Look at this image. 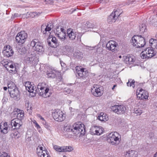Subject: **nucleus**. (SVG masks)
Instances as JSON below:
<instances>
[{"mask_svg":"<svg viewBox=\"0 0 157 157\" xmlns=\"http://www.w3.org/2000/svg\"><path fill=\"white\" fill-rule=\"evenodd\" d=\"M109 17L108 18V20H109V22H110V21H109V20L110 19H111V20H112V19H111V18H109Z\"/></svg>","mask_w":157,"mask_h":157,"instance_id":"59","label":"nucleus"},{"mask_svg":"<svg viewBox=\"0 0 157 157\" xmlns=\"http://www.w3.org/2000/svg\"><path fill=\"white\" fill-rule=\"evenodd\" d=\"M90 27V22H87L85 24H84L82 25V29L86 30L88 31V29Z\"/></svg>","mask_w":157,"mask_h":157,"instance_id":"37","label":"nucleus"},{"mask_svg":"<svg viewBox=\"0 0 157 157\" xmlns=\"http://www.w3.org/2000/svg\"><path fill=\"white\" fill-rule=\"evenodd\" d=\"M67 34L69 39L71 40H74L76 35V33L74 32L71 29H69L67 30Z\"/></svg>","mask_w":157,"mask_h":157,"instance_id":"25","label":"nucleus"},{"mask_svg":"<svg viewBox=\"0 0 157 157\" xmlns=\"http://www.w3.org/2000/svg\"><path fill=\"white\" fill-rule=\"evenodd\" d=\"M123 61L127 64H131L134 61V58L129 55L124 56L123 57Z\"/></svg>","mask_w":157,"mask_h":157,"instance_id":"24","label":"nucleus"},{"mask_svg":"<svg viewBox=\"0 0 157 157\" xmlns=\"http://www.w3.org/2000/svg\"><path fill=\"white\" fill-rule=\"evenodd\" d=\"M3 66L10 73L14 74L17 72L15 66L14 64H10L8 62H6V63L4 64Z\"/></svg>","mask_w":157,"mask_h":157,"instance_id":"19","label":"nucleus"},{"mask_svg":"<svg viewBox=\"0 0 157 157\" xmlns=\"http://www.w3.org/2000/svg\"><path fill=\"white\" fill-rule=\"evenodd\" d=\"M30 45L33 49L39 54L42 53L44 52V48L42 44L36 39L33 40L30 43Z\"/></svg>","mask_w":157,"mask_h":157,"instance_id":"5","label":"nucleus"},{"mask_svg":"<svg viewBox=\"0 0 157 157\" xmlns=\"http://www.w3.org/2000/svg\"><path fill=\"white\" fill-rule=\"evenodd\" d=\"M64 130L67 132H72L75 134L80 133V134L84 135L85 133V129L84 124L79 122L74 124L72 126L68 124L65 126Z\"/></svg>","mask_w":157,"mask_h":157,"instance_id":"1","label":"nucleus"},{"mask_svg":"<svg viewBox=\"0 0 157 157\" xmlns=\"http://www.w3.org/2000/svg\"><path fill=\"white\" fill-rule=\"evenodd\" d=\"M136 95L138 100H144L147 99L148 94L147 91L143 90L142 88H138L136 91Z\"/></svg>","mask_w":157,"mask_h":157,"instance_id":"8","label":"nucleus"},{"mask_svg":"<svg viewBox=\"0 0 157 157\" xmlns=\"http://www.w3.org/2000/svg\"><path fill=\"white\" fill-rule=\"evenodd\" d=\"M117 46V43L113 40L109 41L106 44V47L108 50L114 52Z\"/></svg>","mask_w":157,"mask_h":157,"instance_id":"20","label":"nucleus"},{"mask_svg":"<svg viewBox=\"0 0 157 157\" xmlns=\"http://www.w3.org/2000/svg\"><path fill=\"white\" fill-rule=\"evenodd\" d=\"M118 57H119V58L121 59V58H122V57L120 55V56H118Z\"/></svg>","mask_w":157,"mask_h":157,"instance_id":"54","label":"nucleus"},{"mask_svg":"<svg viewBox=\"0 0 157 157\" xmlns=\"http://www.w3.org/2000/svg\"><path fill=\"white\" fill-rule=\"evenodd\" d=\"M75 10H75V9L74 10H73V11H75Z\"/></svg>","mask_w":157,"mask_h":157,"instance_id":"61","label":"nucleus"},{"mask_svg":"<svg viewBox=\"0 0 157 157\" xmlns=\"http://www.w3.org/2000/svg\"><path fill=\"white\" fill-rule=\"evenodd\" d=\"M76 57L77 58H79L80 57H79V56H76Z\"/></svg>","mask_w":157,"mask_h":157,"instance_id":"57","label":"nucleus"},{"mask_svg":"<svg viewBox=\"0 0 157 157\" xmlns=\"http://www.w3.org/2000/svg\"><path fill=\"white\" fill-rule=\"evenodd\" d=\"M76 70L78 76L82 78H86L88 75V71L86 69L80 67L76 66Z\"/></svg>","mask_w":157,"mask_h":157,"instance_id":"14","label":"nucleus"},{"mask_svg":"<svg viewBox=\"0 0 157 157\" xmlns=\"http://www.w3.org/2000/svg\"><path fill=\"white\" fill-rule=\"evenodd\" d=\"M54 149L56 151L59 152H64V147H60L57 145H55L53 147Z\"/></svg>","mask_w":157,"mask_h":157,"instance_id":"35","label":"nucleus"},{"mask_svg":"<svg viewBox=\"0 0 157 157\" xmlns=\"http://www.w3.org/2000/svg\"><path fill=\"white\" fill-rule=\"evenodd\" d=\"M76 54V53H75V54H74L75 56H76V55H75Z\"/></svg>","mask_w":157,"mask_h":157,"instance_id":"62","label":"nucleus"},{"mask_svg":"<svg viewBox=\"0 0 157 157\" xmlns=\"http://www.w3.org/2000/svg\"><path fill=\"white\" fill-rule=\"evenodd\" d=\"M53 25H52L48 24L45 29V30L43 31V33L45 34L46 36H49L48 40H49L52 38L51 40L52 42L56 44L57 43V40L56 37H53L52 36L50 35L51 33L50 31Z\"/></svg>","mask_w":157,"mask_h":157,"instance_id":"9","label":"nucleus"},{"mask_svg":"<svg viewBox=\"0 0 157 157\" xmlns=\"http://www.w3.org/2000/svg\"><path fill=\"white\" fill-rule=\"evenodd\" d=\"M60 63L62 68H65L66 67V64L62 61H60Z\"/></svg>","mask_w":157,"mask_h":157,"instance_id":"44","label":"nucleus"},{"mask_svg":"<svg viewBox=\"0 0 157 157\" xmlns=\"http://www.w3.org/2000/svg\"><path fill=\"white\" fill-rule=\"evenodd\" d=\"M155 55V53L152 49L148 48L141 52L140 56L142 59H148L153 56Z\"/></svg>","mask_w":157,"mask_h":157,"instance_id":"7","label":"nucleus"},{"mask_svg":"<svg viewBox=\"0 0 157 157\" xmlns=\"http://www.w3.org/2000/svg\"><path fill=\"white\" fill-rule=\"evenodd\" d=\"M109 17L108 18V20H109V22H110V21H109V20L110 19H111V20H112V19H111V18H109Z\"/></svg>","mask_w":157,"mask_h":157,"instance_id":"58","label":"nucleus"},{"mask_svg":"<svg viewBox=\"0 0 157 157\" xmlns=\"http://www.w3.org/2000/svg\"><path fill=\"white\" fill-rule=\"evenodd\" d=\"M116 86H117V85H114L113 86V87H112V89L113 90H114V88H115Z\"/></svg>","mask_w":157,"mask_h":157,"instance_id":"53","label":"nucleus"},{"mask_svg":"<svg viewBox=\"0 0 157 157\" xmlns=\"http://www.w3.org/2000/svg\"><path fill=\"white\" fill-rule=\"evenodd\" d=\"M25 86L26 89L29 92L36 94V87L33 84H32L30 82H25Z\"/></svg>","mask_w":157,"mask_h":157,"instance_id":"18","label":"nucleus"},{"mask_svg":"<svg viewBox=\"0 0 157 157\" xmlns=\"http://www.w3.org/2000/svg\"><path fill=\"white\" fill-rule=\"evenodd\" d=\"M0 157H10V156L7 153L4 152L2 153L1 155H0Z\"/></svg>","mask_w":157,"mask_h":157,"instance_id":"43","label":"nucleus"},{"mask_svg":"<svg viewBox=\"0 0 157 157\" xmlns=\"http://www.w3.org/2000/svg\"><path fill=\"white\" fill-rule=\"evenodd\" d=\"M131 43L133 46L136 48L143 47L145 44L144 38L138 35L134 36L132 37Z\"/></svg>","mask_w":157,"mask_h":157,"instance_id":"4","label":"nucleus"},{"mask_svg":"<svg viewBox=\"0 0 157 157\" xmlns=\"http://www.w3.org/2000/svg\"><path fill=\"white\" fill-rule=\"evenodd\" d=\"M38 93L40 96L44 98L48 97L50 96L49 87L45 83H39L37 86Z\"/></svg>","mask_w":157,"mask_h":157,"instance_id":"2","label":"nucleus"},{"mask_svg":"<svg viewBox=\"0 0 157 157\" xmlns=\"http://www.w3.org/2000/svg\"><path fill=\"white\" fill-rule=\"evenodd\" d=\"M155 37L157 38V33H156V35H155Z\"/></svg>","mask_w":157,"mask_h":157,"instance_id":"56","label":"nucleus"},{"mask_svg":"<svg viewBox=\"0 0 157 157\" xmlns=\"http://www.w3.org/2000/svg\"><path fill=\"white\" fill-rule=\"evenodd\" d=\"M137 152L134 150H129L126 152L125 157H137Z\"/></svg>","mask_w":157,"mask_h":157,"instance_id":"27","label":"nucleus"},{"mask_svg":"<svg viewBox=\"0 0 157 157\" xmlns=\"http://www.w3.org/2000/svg\"><path fill=\"white\" fill-rule=\"evenodd\" d=\"M154 157H157V151L154 154Z\"/></svg>","mask_w":157,"mask_h":157,"instance_id":"51","label":"nucleus"},{"mask_svg":"<svg viewBox=\"0 0 157 157\" xmlns=\"http://www.w3.org/2000/svg\"><path fill=\"white\" fill-rule=\"evenodd\" d=\"M150 45L152 48H157V40L151 38L149 40Z\"/></svg>","mask_w":157,"mask_h":157,"instance_id":"33","label":"nucleus"},{"mask_svg":"<svg viewBox=\"0 0 157 157\" xmlns=\"http://www.w3.org/2000/svg\"><path fill=\"white\" fill-rule=\"evenodd\" d=\"M146 27L144 24H142L140 28V31L141 33H144L147 31Z\"/></svg>","mask_w":157,"mask_h":157,"instance_id":"38","label":"nucleus"},{"mask_svg":"<svg viewBox=\"0 0 157 157\" xmlns=\"http://www.w3.org/2000/svg\"><path fill=\"white\" fill-rule=\"evenodd\" d=\"M37 117H39L40 120H42L43 121V122H45V119L40 115V114L37 115Z\"/></svg>","mask_w":157,"mask_h":157,"instance_id":"46","label":"nucleus"},{"mask_svg":"<svg viewBox=\"0 0 157 157\" xmlns=\"http://www.w3.org/2000/svg\"><path fill=\"white\" fill-rule=\"evenodd\" d=\"M52 116L54 119L57 121H62L65 118V115L59 109L54 110L52 113Z\"/></svg>","mask_w":157,"mask_h":157,"instance_id":"6","label":"nucleus"},{"mask_svg":"<svg viewBox=\"0 0 157 157\" xmlns=\"http://www.w3.org/2000/svg\"><path fill=\"white\" fill-rule=\"evenodd\" d=\"M119 10H117L116 11L113 12L109 16V18H111L112 19V22H115V20L121 14V13H119Z\"/></svg>","mask_w":157,"mask_h":157,"instance_id":"26","label":"nucleus"},{"mask_svg":"<svg viewBox=\"0 0 157 157\" xmlns=\"http://www.w3.org/2000/svg\"><path fill=\"white\" fill-rule=\"evenodd\" d=\"M27 37V33L25 31L18 33L16 36V42L18 43L23 44Z\"/></svg>","mask_w":157,"mask_h":157,"instance_id":"10","label":"nucleus"},{"mask_svg":"<svg viewBox=\"0 0 157 157\" xmlns=\"http://www.w3.org/2000/svg\"><path fill=\"white\" fill-rule=\"evenodd\" d=\"M14 16L15 17H19V16H18V14L17 13H15L14 14Z\"/></svg>","mask_w":157,"mask_h":157,"instance_id":"50","label":"nucleus"},{"mask_svg":"<svg viewBox=\"0 0 157 157\" xmlns=\"http://www.w3.org/2000/svg\"><path fill=\"white\" fill-rule=\"evenodd\" d=\"M57 73V72L56 70H51L47 72V75L48 77L53 78L56 77Z\"/></svg>","mask_w":157,"mask_h":157,"instance_id":"30","label":"nucleus"},{"mask_svg":"<svg viewBox=\"0 0 157 157\" xmlns=\"http://www.w3.org/2000/svg\"><path fill=\"white\" fill-rule=\"evenodd\" d=\"M30 15L32 17H33L38 15V14L36 12H32L31 13Z\"/></svg>","mask_w":157,"mask_h":157,"instance_id":"45","label":"nucleus"},{"mask_svg":"<svg viewBox=\"0 0 157 157\" xmlns=\"http://www.w3.org/2000/svg\"><path fill=\"white\" fill-rule=\"evenodd\" d=\"M64 91L65 93L69 94L72 93L73 92V90L69 88H66L64 90Z\"/></svg>","mask_w":157,"mask_h":157,"instance_id":"42","label":"nucleus"},{"mask_svg":"<svg viewBox=\"0 0 157 157\" xmlns=\"http://www.w3.org/2000/svg\"><path fill=\"white\" fill-rule=\"evenodd\" d=\"M31 122L32 123H33L35 127L37 129L38 131V132L40 133H42L43 132L42 131L41 128L39 124L35 120H31Z\"/></svg>","mask_w":157,"mask_h":157,"instance_id":"31","label":"nucleus"},{"mask_svg":"<svg viewBox=\"0 0 157 157\" xmlns=\"http://www.w3.org/2000/svg\"><path fill=\"white\" fill-rule=\"evenodd\" d=\"M9 92L10 97L15 99H17L20 96V92L18 88L14 90L13 89L9 91Z\"/></svg>","mask_w":157,"mask_h":157,"instance_id":"23","label":"nucleus"},{"mask_svg":"<svg viewBox=\"0 0 157 157\" xmlns=\"http://www.w3.org/2000/svg\"><path fill=\"white\" fill-rule=\"evenodd\" d=\"M36 153L40 157H51L48 151L44 147L39 145L36 148Z\"/></svg>","mask_w":157,"mask_h":157,"instance_id":"11","label":"nucleus"},{"mask_svg":"<svg viewBox=\"0 0 157 157\" xmlns=\"http://www.w3.org/2000/svg\"><path fill=\"white\" fill-rule=\"evenodd\" d=\"M52 0H46V1H52Z\"/></svg>","mask_w":157,"mask_h":157,"instance_id":"60","label":"nucleus"},{"mask_svg":"<svg viewBox=\"0 0 157 157\" xmlns=\"http://www.w3.org/2000/svg\"><path fill=\"white\" fill-rule=\"evenodd\" d=\"M43 123L44 124V127L45 128L47 129L48 130L51 131V127L48 124L46 123V121L45 122H43Z\"/></svg>","mask_w":157,"mask_h":157,"instance_id":"40","label":"nucleus"},{"mask_svg":"<svg viewBox=\"0 0 157 157\" xmlns=\"http://www.w3.org/2000/svg\"><path fill=\"white\" fill-rule=\"evenodd\" d=\"M98 119L101 121H106L108 120V115L105 113L102 112L100 113L98 117Z\"/></svg>","mask_w":157,"mask_h":157,"instance_id":"29","label":"nucleus"},{"mask_svg":"<svg viewBox=\"0 0 157 157\" xmlns=\"http://www.w3.org/2000/svg\"><path fill=\"white\" fill-rule=\"evenodd\" d=\"M29 104L28 102L26 103L25 104V107L27 108H29Z\"/></svg>","mask_w":157,"mask_h":157,"instance_id":"49","label":"nucleus"},{"mask_svg":"<svg viewBox=\"0 0 157 157\" xmlns=\"http://www.w3.org/2000/svg\"><path fill=\"white\" fill-rule=\"evenodd\" d=\"M134 112L137 115H140L142 113V110L140 109L135 108L134 109Z\"/></svg>","mask_w":157,"mask_h":157,"instance_id":"41","label":"nucleus"},{"mask_svg":"<svg viewBox=\"0 0 157 157\" xmlns=\"http://www.w3.org/2000/svg\"><path fill=\"white\" fill-rule=\"evenodd\" d=\"M21 121L19 119H14L12 120L10 122L11 128H12L14 126L16 128H19L21 126Z\"/></svg>","mask_w":157,"mask_h":157,"instance_id":"22","label":"nucleus"},{"mask_svg":"<svg viewBox=\"0 0 157 157\" xmlns=\"http://www.w3.org/2000/svg\"><path fill=\"white\" fill-rule=\"evenodd\" d=\"M113 59H116L117 58V54H113Z\"/></svg>","mask_w":157,"mask_h":157,"instance_id":"48","label":"nucleus"},{"mask_svg":"<svg viewBox=\"0 0 157 157\" xmlns=\"http://www.w3.org/2000/svg\"><path fill=\"white\" fill-rule=\"evenodd\" d=\"M91 92L96 97H99L103 94L101 87L97 85H94L91 88Z\"/></svg>","mask_w":157,"mask_h":157,"instance_id":"15","label":"nucleus"},{"mask_svg":"<svg viewBox=\"0 0 157 157\" xmlns=\"http://www.w3.org/2000/svg\"><path fill=\"white\" fill-rule=\"evenodd\" d=\"M11 127L9 126L7 123L6 122L1 124L0 126V129L2 133L3 134H6L8 132V131L10 129Z\"/></svg>","mask_w":157,"mask_h":157,"instance_id":"21","label":"nucleus"},{"mask_svg":"<svg viewBox=\"0 0 157 157\" xmlns=\"http://www.w3.org/2000/svg\"><path fill=\"white\" fill-rule=\"evenodd\" d=\"M56 35L61 41H63L65 39L66 37L65 30L61 27H58L56 29Z\"/></svg>","mask_w":157,"mask_h":157,"instance_id":"13","label":"nucleus"},{"mask_svg":"<svg viewBox=\"0 0 157 157\" xmlns=\"http://www.w3.org/2000/svg\"><path fill=\"white\" fill-rule=\"evenodd\" d=\"M90 132L92 135H100L102 133L103 131L101 127L94 126L91 127Z\"/></svg>","mask_w":157,"mask_h":157,"instance_id":"17","label":"nucleus"},{"mask_svg":"<svg viewBox=\"0 0 157 157\" xmlns=\"http://www.w3.org/2000/svg\"><path fill=\"white\" fill-rule=\"evenodd\" d=\"M8 89V88H7V87H3V89L4 90H7Z\"/></svg>","mask_w":157,"mask_h":157,"instance_id":"52","label":"nucleus"},{"mask_svg":"<svg viewBox=\"0 0 157 157\" xmlns=\"http://www.w3.org/2000/svg\"><path fill=\"white\" fill-rule=\"evenodd\" d=\"M135 81L134 80H132V79H129L128 82L127 83V86H132L133 88H134L135 87Z\"/></svg>","mask_w":157,"mask_h":157,"instance_id":"36","label":"nucleus"},{"mask_svg":"<svg viewBox=\"0 0 157 157\" xmlns=\"http://www.w3.org/2000/svg\"><path fill=\"white\" fill-rule=\"evenodd\" d=\"M36 57L34 56L29 57L27 58V63L32 65H34L35 63Z\"/></svg>","mask_w":157,"mask_h":157,"instance_id":"32","label":"nucleus"},{"mask_svg":"<svg viewBox=\"0 0 157 157\" xmlns=\"http://www.w3.org/2000/svg\"><path fill=\"white\" fill-rule=\"evenodd\" d=\"M108 142L112 145H118L121 140V136L117 132H111L107 136Z\"/></svg>","mask_w":157,"mask_h":157,"instance_id":"3","label":"nucleus"},{"mask_svg":"<svg viewBox=\"0 0 157 157\" xmlns=\"http://www.w3.org/2000/svg\"><path fill=\"white\" fill-rule=\"evenodd\" d=\"M100 3H107V2L105 0H100L99 2Z\"/></svg>","mask_w":157,"mask_h":157,"instance_id":"47","label":"nucleus"},{"mask_svg":"<svg viewBox=\"0 0 157 157\" xmlns=\"http://www.w3.org/2000/svg\"><path fill=\"white\" fill-rule=\"evenodd\" d=\"M16 114H17V119L21 121L24 117V112L23 110H19L18 112H17Z\"/></svg>","mask_w":157,"mask_h":157,"instance_id":"34","label":"nucleus"},{"mask_svg":"<svg viewBox=\"0 0 157 157\" xmlns=\"http://www.w3.org/2000/svg\"><path fill=\"white\" fill-rule=\"evenodd\" d=\"M111 109L118 114L124 113L126 110V108L123 105H114L112 107Z\"/></svg>","mask_w":157,"mask_h":157,"instance_id":"12","label":"nucleus"},{"mask_svg":"<svg viewBox=\"0 0 157 157\" xmlns=\"http://www.w3.org/2000/svg\"><path fill=\"white\" fill-rule=\"evenodd\" d=\"M63 147L64 148V152H69L73 150V148L72 147L70 146Z\"/></svg>","mask_w":157,"mask_h":157,"instance_id":"39","label":"nucleus"},{"mask_svg":"<svg viewBox=\"0 0 157 157\" xmlns=\"http://www.w3.org/2000/svg\"><path fill=\"white\" fill-rule=\"evenodd\" d=\"M48 44H49V45H50V46H51V45H50L51 42H48Z\"/></svg>","mask_w":157,"mask_h":157,"instance_id":"55","label":"nucleus"},{"mask_svg":"<svg viewBox=\"0 0 157 157\" xmlns=\"http://www.w3.org/2000/svg\"><path fill=\"white\" fill-rule=\"evenodd\" d=\"M2 53L4 56L9 57L13 55L14 52L11 47L9 45H7L3 48Z\"/></svg>","mask_w":157,"mask_h":157,"instance_id":"16","label":"nucleus"},{"mask_svg":"<svg viewBox=\"0 0 157 157\" xmlns=\"http://www.w3.org/2000/svg\"><path fill=\"white\" fill-rule=\"evenodd\" d=\"M7 85L8 91L13 89L14 90L17 88L14 82L11 80H9L8 81Z\"/></svg>","mask_w":157,"mask_h":157,"instance_id":"28","label":"nucleus"}]
</instances>
